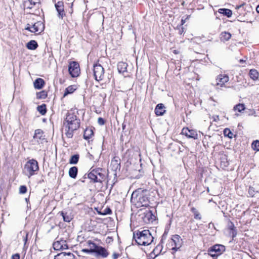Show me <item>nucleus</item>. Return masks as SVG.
<instances>
[{
    "mask_svg": "<svg viewBox=\"0 0 259 259\" xmlns=\"http://www.w3.org/2000/svg\"><path fill=\"white\" fill-rule=\"evenodd\" d=\"M83 246L88 247L91 251L94 252L98 245L92 241L88 240L84 244Z\"/></svg>",
    "mask_w": 259,
    "mask_h": 259,
    "instance_id": "b1692460",
    "label": "nucleus"
},
{
    "mask_svg": "<svg viewBox=\"0 0 259 259\" xmlns=\"http://www.w3.org/2000/svg\"><path fill=\"white\" fill-rule=\"evenodd\" d=\"M256 11L257 13H259V5L256 7Z\"/></svg>",
    "mask_w": 259,
    "mask_h": 259,
    "instance_id": "8fccbe9b",
    "label": "nucleus"
},
{
    "mask_svg": "<svg viewBox=\"0 0 259 259\" xmlns=\"http://www.w3.org/2000/svg\"><path fill=\"white\" fill-rule=\"evenodd\" d=\"M133 238L139 245H149L153 240V237L148 230L134 232Z\"/></svg>",
    "mask_w": 259,
    "mask_h": 259,
    "instance_id": "f03ea898",
    "label": "nucleus"
},
{
    "mask_svg": "<svg viewBox=\"0 0 259 259\" xmlns=\"http://www.w3.org/2000/svg\"><path fill=\"white\" fill-rule=\"evenodd\" d=\"M74 255L71 252H62L55 256L54 259H74Z\"/></svg>",
    "mask_w": 259,
    "mask_h": 259,
    "instance_id": "2eb2a0df",
    "label": "nucleus"
},
{
    "mask_svg": "<svg viewBox=\"0 0 259 259\" xmlns=\"http://www.w3.org/2000/svg\"><path fill=\"white\" fill-rule=\"evenodd\" d=\"M252 148L254 150L259 151V141L256 140L252 142L251 145Z\"/></svg>",
    "mask_w": 259,
    "mask_h": 259,
    "instance_id": "58836bf2",
    "label": "nucleus"
},
{
    "mask_svg": "<svg viewBox=\"0 0 259 259\" xmlns=\"http://www.w3.org/2000/svg\"><path fill=\"white\" fill-rule=\"evenodd\" d=\"M56 9L58 13V16L63 19L64 15H65L64 12V5L63 3L61 1L58 2L55 4Z\"/></svg>",
    "mask_w": 259,
    "mask_h": 259,
    "instance_id": "f3484780",
    "label": "nucleus"
},
{
    "mask_svg": "<svg viewBox=\"0 0 259 259\" xmlns=\"http://www.w3.org/2000/svg\"><path fill=\"white\" fill-rule=\"evenodd\" d=\"M110 167L111 170L114 172L120 169V159L118 157H114L111 161Z\"/></svg>",
    "mask_w": 259,
    "mask_h": 259,
    "instance_id": "ddd939ff",
    "label": "nucleus"
},
{
    "mask_svg": "<svg viewBox=\"0 0 259 259\" xmlns=\"http://www.w3.org/2000/svg\"><path fill=\"white\" fill-rule=\"evenodd\" d=\"M76 90L75 87L74 85H70L66 89L64 94V97L68 95L69 94H71Z\"/></svg>",
    "mask_w": 259,
    "mask_h": 259,
    "instance_id": "c756f323",
    "label": "nucleus"
},
{
    "mask_svg": "<svg viewBox=\"0 0 259 259\" xmlns=\"http://www.w3.org/2000/svg\"><path fill=\"white\" fill-rule=\"evenodd\" d=\"M228 228L230 230L229 233L232 235V238H233L235 237L237 235V231L233 223L230 222L228 224Z\"/></svg>",
    "mask_w": 259,
    "mask_h": 259,
    "instance_id": "4be33fe9",
    "label": "nucleus"
},
{
    "mask_svg": "<svg viewBox=\"0 0 259 259\" xmlns=\"http://www.w3.org/2000/svg\"><path fill=\"white\" fill-rule=\"evenodd\" d=\"M78 172V168L76 166H72L69 169L68 174L70 178L75 179Z\"/></svg>",
    "mask_w": 259,
    "mask_h": 259,
    "instance_id": "5701e85b",
    "label": "nucleus"
},
{
    "mask_svg": "<svg viewBox=\"0 0 259 259\" xmlns=\"http://www.w3.org/2000/svg\"><path fill=\"white\" fill-rule=\"evenodd\" d=\"M219 12L220 14H223L224 16H227L228 18H230L231 17L232 15V12L231 10L228 9H220L219 10Z\"/></svg>",
    "mask_w": 259,
    "mask_h": 259,
    "instance_id": "bb28decb",
    "label": "nucleus"
},
{
    "mask_svg": "<svg viewBox=\"0 0 259 259\" xmlns=\"http://www.w3.org/2000/svg\"><path fill=\"white\" fill-rule=\"evenodd\" d=\"M11 259H20V255L18 253H16L12 256Z\"/></svg>",
    "mask_w": 259,
    "mask_h": 259,
    "instance_id": "49530a36",
    "label": "nucleus"
},
{
    "mask_svg": "<svg viewBox=\"0 0 259 259\" xmlns=\"http://www.w3.org/2000/svg\"><path fill=\"white\" fill-rule=\"evenodd\" d=\"M118 256V254L117 253H114L113 254V258L114 259H116Z\"/></svg>",
    "mask_w": 259,
    "mask_h": 259,
    "instance_id": "de8ad7c7",
    "label": "nucleus"
},
{
    "mask_svg": "<svg viewBox=\"0 0 259 259\" xmlns=\"http://www.w3.org/2000/svg\"><path fill=\"white\" fill-rule=\"evenodd\" d=\"M138 203H140L141 206H148V198L145 196H144L143 194H140L138 196Z\"/></svg>",
    "mask_w": 259,
    "mask_h": 259,
    "instance_id": "a211bd4d",
    "label": "nucleus"
},
{
    "mask_svg": "<svg viewBox=\"0 0 259 259\" xmlns=\"http://www.w3.org/2000/svg\"><path fill=\"white\" fill-rule=\"evenodd\" d=\"M219 119V116L218 115L216 116L215 118H214V120L216 121L217 120Z\"/></svg>",
    "mask_w": 259,
    "mask_h": 259,
    "instance_id": "603ef678",
    "label": "nucleus"
},
{
    "mask_svg": "<svg viewBox=\"0 0 259 259\" xmlns=\"http://www.w3.org/2000/svg\"><path fill=\"white\" fill-rule=\"evenodd\" d=\"M45 83L44 80L40 78H37L33 82L34 88L38 90L42 89Z\"/></svg>",
    "mask_w": 259,
    "mask_h": 259,
    "instance_id": "412c9836",
    "label": "nucleus"
},
{
    "mask_svg": "<svg viewBox=\"0 0 259 259\" xmlns=\"http://www.w3.org/2000/svg\"><path fill=\"white\" fill-rule=\"evenodd\" d=\"M27 235H28V234H27L26 235L25 237L24 238V240L25 241V242H26L27 241Z\"/></svg>",
    "mask_w": 259,
    "mask_h": 259,
    "instance_id": "3c124183",
    "label": "nucleus"
},
{
    "mask_svg": "<svg viewBox=\"0 0 259 259\" xmlns=\"http://www.w3.org/2000/svg\"><path fill=\"white\" fill-rule=\"evenodd\" d=\"M60 214L62 216L64 221L66 222H70L72 219V216L67 212L61 211L60 212Z\"/></svg>",
    "mask_w": 259,
    "mask_h": 259,
    "instance_id": "c85d7f7f",
    "label": "nucleus"
},
{
    "mask_svg": "<svg viewBox=\"0 0 259 259\" xmlns=\"http://www.w3.org/2000/svg\"><path fill=\"white\" fill-rule=\"evenodd\" d=\"M53 248L55 250H63L68 248V245L66 241L64 240L61 239L56 241L53 244Z\"/></svg>",
    "mask_w": 259,
    "mask_h": 259,
    "instance_id": "f8f14e48",
    "label": "nucleus"
},
{
    "mask_svg": "<svg viewBox=\"0 0 259 259\" xmlns=\"http://www.w3.org/2000/svg\"><path fill=\"white\" fill-rule=\"evenodd\" d=\"M245 109V105L243 104H238L234 107V110L235 111H238L239 112H241Z\"/></svg>",
    "mask_w": 259,
    "mask_h": 259,
    "instance_id": "f704fd0d",
    "label": "nucleus"
},
{
    "mask_svg": "<svg viewBox=\"0 0 259 259\" xmlns=\"http://www.w3.org/2000/svg\"><path fill=\"white\" fill-rule=\"evenodd\" d=\"M26 47L29 50H34L38 47V44L35 40H31L27 44Z\"/></svg>",
    "mask_w": 259,
    "mask_h": 259,
    "instance_id": "a878e982",
    "label": "nucleus"
},
{
    "mask_svg": "<svg viewBox=\"0 0 259 259\" xmlns=\"http://www.w3.org/2000/svg\"><path fill=\"white\" fill-rule=\"evenodd\" d=\"M29 198H25V201H26L27 203H28V201H29Z\"/></svg>",
    "mask_w": 259,
    "mask_h": 259,
    "instance_id": "864d4df0",
    "label": "nucleus"
},
{
    "mask_svg": "<svg viewBox=\"0 0 259 259\" xmlns=\"http://www.w3.org/2000/svg\"><path fill=\"white\" fill-rule=\"evenodd\" d=\"M165 110L164 109V106L163 104H158L156 105L155 109V113L157 116H161L164 114Z\"/></svg>",
    "mask_w": 259,
    "mask_h": 259,
    "instance_id": "aec40b11",
    "label": "nucleus"
},
{
    "mask_svg": "<svg viewBox=\"0 0 259 259\" xmlns=\"http://www.w3.org/2000/svg\"><path fill=\"white\" fill-rule=\"evenodd\" d=\"M182 133L189 138L197 139L198 135L196 132L193 130H190L188 128H184Z\"/></svg>",
    "mask_w": 259,
    "mask_h": 259,
    "instance_id": "dca6fc26",
    "label": "nucleus"
},
{
    "mask_svg": "<svg viewBox=\"0 0 259 259\" xmlns=\"http://www.w3.org/2000/svg\"><path fill=\"white\" fill-rule=\"evenodd\" d=\"M168 244L171 247L172 250L176 251L182 246L183 240L179 235H174L172 236Z\"/></svg>",
    "mask_w": 259,
    "mask_h": 259,
    "instance_id": "20e7f679",
    "label": "nucleus"
},
{
    "mask_svg": "<svg viewBox=\"0 0 259 259\" xmlns=\"http://www.w3.org/2000/svg\"><path fill=\"white\" fill-rule=\"evenodd\" d=\"M81 251L83 252L87 253H94V252H93L92 251H91V250L89 248L82 249L81 250Z\"/></svg>",
    "mask_w": 259,
    "mask_h": 259,
    "instance_id": "a18cd8bd",
    "label": "nucleus"
},
{
    "mask_svg": "<svg viewBox=\"0 0 259 259\" xmlns=\"http://www.w3.org/2000/svg\"><path fill=\"white\" fill-rule=\"evenodd\" d=\"M217 85H220L221 87L229 81V77L226 75H220L217 77Z\"/></svg>",
    "mask_w": 259,
    "mask_h": 259,
    "instance_id": "6ab92c4d",
    "label": "nucleus"
},
{
    "mask_svg": "<svg viewBox=\"0 0 259 259\" xmlns=\"http://www.w3.org/2000/svg\"><path fill=\"white\" fill-rule=\"evenodd\" d=\"M240 61L241 62H243V61L242 60H240Z\"/></svg>",
    "mask_w": 259,
    "mask_h": 259,
    "instance_id": "4d7b16f0",
    "label": "nucleus"
},
{
    "mask_svg": "<svg viewBox=\"0 0 259 259\" xmlns=\"http://www.w3.org/2000/svg\"><path fill=\"white\" fill-rule=\"evenodd\" d=\"M127 64L125 63L121 62L117 65L118 70L119 72H124L126 71Z\"/></svg>",
    "mask_w": 259,
    "mask_h": 259,
    "instance_id": "cd10ccee",
    "label": "nucleus"
},
{
    "mask_svg": "<svg viewBox=\"0 0 259 259\" xmlns=\"http://www.w3.org/2000/svg\"><path fill=\"white\" fill-rule=\"evenodd\" d=\"M25 29L29 30L32 33L39 34L44 31V26L42 22L40 21H38L32 25H31L29 24H27Z\"/></svg>",
    "mask_w": 259,
    "mask_h": 259,
    "instance_id": "423d86ee",
    "label": "nucleus"
},
{
    "mask_svg": "<svg viewBox=\"0 0 259 259\" xmlns=\"http://www.w3.org/2000/svg\"><path fill=\"white\" fill-rule=\"evenodd\" d=\"M181 22H182V25L184 24V23H185V21L184 20H183V19L182 20Z\"/></svg>",
    "mask_w": 259,
    "mask_h": 259,
    "instance_id": "5fc2aeb1",
    "label": "nucleus"
},
{
    "mask_svg": "<svg viewBox=\"0 0 259 259\" xmlns=\"http://www.w3.org/2000/svg\"><path fill=\"white\" fill-rule=\"evenodd\" d=\"M94 135L93 131L91 128H86L84 131L83 138L85 140L91 138Z\"/></svg>",
    "mask_w": 259,
    "mask_h": 259,
    "instance_id": "393cba45",
    "label": "nucleus"
},
{
    "mask_svg": "<svg viewBox=\"0 0 259 259\" xmlns=\"http://www.w3.org/2000/svg\"><path fill=\"white\" fill-rule=\"evenodd\" d=\"M191 211L194 213V218L196 220H201V217L199 211L194 207L191 208Z\"/></svg>",
    "mask_w": 259,
    "mask_h": 259,
    "instance_id": "e433bc0d",
    "label": "nucleus"
},
{
    "mask_svg": "<svg viewBox=\"0 0 259 259\" xmlns=\"http://www.w3.org/2000/svg\"><path fill=\"white\" fill-rule=\"evenodd\" d=\"M94 253H95L96 256H101L102 257H106L109 254L107 250L104 247L98 245Z\"/></svg>",
    "mask_w": 259,
    "mask_h": 259,
    "instance_id": "4468645a",
    "label": "nucleus"
},
{
    "mask_svg": "<svg viewBox=\"0 0 259 259\" xmlns=\"http://www.w3.org/2000/svg\"><path fill=\"white\" fill-rule=\"evenodd\" d=\"M98 123L99 125H104L105 124V120L103 118L99 117L98 119Z\"/></svg>",
    "mask_w": 259,
    "mask_h": 259,
    "instance_id": "c03bdc74",
    "label": "nucleus"
},
{
    "mask_svg": "<svg viewBox=\"0 0 259 259\" xmlns=\"http://www.w3.org/2000/svg\"><path fill=\"white\" fill-rule=\"evenodd\" d=\"M224 135L226 137H228L229 138H232L233 134L229 128H226L224 130Z\"/></svg>",
    "mask_w": 259,
    "mask_h": 259,
    "instance_id": "4c0bfd02",
    "label": "nucleus"
},
{
    "mask_svg": "<svg viewBox=\"0 0 259 259\" xmlns=\"http://www.w3.org/2000/svg\"><path fill=\"white\" fill-rule=\"evenodd\" d=\"M28 2L30 3V5L36 6L39 5L40 0H28Z\"/></svg>",
    "mask_w": 259,
    "mask_h": 259,
    "instance_id": "79ce46f5",
    "label": "nucleus"
},
{
    "mask_svg": "<svg viewBox=\"0 0 259 259\" xmlns=\"http://www.w3.org/2000/svg\"><path fill=\"white\" fill-rule=\"evenodd\" d=\"M102 169H94L88 174V178L94 183H101L104 178V175L100 171Z\"/></svg>",
    "mask_w": 259,
    "mask_h": 259,
    "instance_id": "39448f33",
    "label": "nucleus"
},
{
    "mask_svg": "<svg viewBox=\"0 0 259 259\" xmlns=\"http://www.w3.org/2000/svg\"><path fill=\"white\" fill-rule=\"evenodd\" d=\"M110 212H111V210L110 209H109V212H108V213H110Z\"/></svg>",
    "mask_w": 259,
    "mask_h": 259,
    "instance_id": "6e6d98bb",
    "label": "nucleus"
},
{
    "mask_svg": "<svg viewBox=\"0 0 259 259\" xmlns=\"http://www.w3.org/2000/svg\"><path fill=\"white\" fill-rule=\"evenodd\" d=\"M47 94L44 91H42L37 93L36 94V97L37 99H44L46 98H47Z\"/></svg>",
    "mask_w": 259,
    "mask_h": 259,
    "instance_id": "c9c22d12",
    "label": "nucleus"
},
{
    "mask_svg": "<svg viewBox=\"0 0 259 259\" xmlns=\"http://www.w3.org/2000/svg\"><path fill=\"white\" fill-rule=\"evenodd\" d=\"M24 9H32L34 6L33 5H30V3L27 1L24 3Z\"/></svg>",
    "mask_w": 259,
    "mask_h": 259,
    "instance_id": "a19ab883",
    "label": "nucleus"
},
{
    "mask_svg": "<svg viewBox=\"0 0 259 259\" xmlns=\"http://www.w3.org/2000/svg\"><path fill=\"white\" fill-rule=\"evenodd\" d=\"M33 140L38 143H39V142L42 143L46 141L44 132L40 129L36 130L33 136Z\"/></svg>",
    "mask_w": 259,
    "mask_h": 259,
    "instance_id": "9b49d317",
    "label": "nucleus"
},
{
    "mask_svg": "<svg viewBox=\"0 0 259 259\" xmlns=\"http://www.w3.org/2000/svg\"><path fill=\"white\" fill-rule=\"evenodd\" d=\"M256 191L252 187H249L248 189V193L251 197H253L255 194Z\"/></svg>",
    "mask_w": 259,
    "mask_h": 259,
    "instance_id": "ea45409f",
    "label": "nucleus"
},
{
    "mask_svg": "<svg viewBox=\"0 0 259 259\" xmlns=\"http://www.w3.org/2000/svg\"><path fill=\"white\" fill-rule=\"evenodd\" d=\"M225 250V246L220 244H216L208 249V253L212 257L218 256L221 254Z\"/></svg>",
    "mask_w": 259,
    "mask_h": 259,
    "instance_id": "0eeeda50",
    "label": "nucleus"
},
{
    "mask_svg": "<svg viewBox=\"0 0 259 259\" xmlns=\"http://www.w3.org/2000/svg\"><path fill=\"white\" fill-rule=\"evenodd\" d=\"M79 156L78 154H75L72 156L69 160V163L72 164H76L79 160Z\"/></svg>",
    "mask_w": 259,
    "mask_h": 259,
    "instance_id": "72a5a7b5",
    "label": "nucleus"
},
{
    "mask_svg": "<svg viewBox=\"0 0 259 259\" xmlns=\"http://www.w3.org/2000/svg\"><path fill=\"white\" fill-rule=\"evenodd\" d=\"M37 110L41 115H44L47 112L46 105L44 104L38 106Z\"/></svg>",
    "mask_w": 259,
    "mask_h": 259,
    "instance_id": "473e14b6",
    "label": "nucleus"
},
{
    "mask_svg": "<svg viewBox=\"0 0 259 259\" xmlns=\"http://www.w3.org/2000/svg\"><path fill=\"white\" fill-rule=\"evenodd\" d=\"M243 6V5H239V6H237L236 7V9H240L241 7H242V6Z\"/></svg>",
    "mask_w": 259,
    "mask_h": 259,
    "instance_id": "09e8293b",
    "label": "nucleus"
},
{
    "mask_svg": "<svg viewBox=\"0 0 259 259\" xmlns=\"http://www.w3.org/2000/svg\"><path fill=\"white\" fill-rule=\"evenodd\" d=\"M24 169L29 177L34 174V172L38 170V162L34 159H31L26 162Z\"/></svg>",
    "mask_w": 259,
    "mask_h": 259,
    "instance_id": "7ed1b4c3",
    "label": "nucleus"
},
{
    "mask_svg": "<svg viewBox=\"0 0 259 259\" xmlns=\"http://www.w3.org/2000/svg\"><path fill=\"white\" fill-rule=\"evenodd\" d=\"M104 69L100 64H95L94 66V75L97 81L102 80L103 79Z\"/></svg>",
    "mask_w": 259,
    "mask_h": 259,
    "instance_id": "6e6552de",
    "label": "nucleus"
},
{
    "mask_svg": "<svg viewBox=\"0 0 259 259\" xmlns=\"http://www.w3.org/2000/svg\"><path fill=\"white\" fill-rule=\"evenodd\" d=\"M249 75L251 78L256 80L258 77V73L255 69H251L249 72Z\"/></svg>",
    "mask_w": 259,
    "mask_h": 259,
    "instance_id": "7c9ffc66",
    "label": "nucleus"
},
{
    "mask_svg": "<svg viewBox=\"0 0 259 259\" xmlns=\"http://www.w3.org/2000/svg\"><path fill=\"white\" fill-rule=\"evenodd\" d=\"M68 71L72 77L78 76L80 72L79 64L76 62H71L69 65Z\"/></svg>",
    "mask_w": 259,
    "mask_h": 259,
    "instance_id": "1a4fd4ad",
    "label": "nucleus"
},
{
    "mask_svg": "<svg viewBox=\"0 0 259 259\" xmlns=\"http://www.w3.org/2000/svg\"><path fill=\"white\" fill-rule=\"evenodd\" d=\"M80 126V119L72 113H68L63 123L64 134L68 138H72L74 131Z\"/></svg>",
    "mask_w": 259,
    "mask_h": 259,
    "instance_id": "f257e3e1",
    "label": "nucleus"
},
{
    "mask_svg": "<svg viewBox=\"0 0 259 259\" xmlns=\"http://www.w3.org/2000/svg\"><path fill=\"white\" fill-rule=\"evenodd\" d=\"M143 221L146 224L152 223L155 220V216L150 210H146L141 214Z\"/></svg>",
    "mask_w": 259,
    "mask_h": 259,
    "instance_id": "9d476101",
    "label": "nucleus"
},
{
    "mask_svg": "<svg viewBox=\"0 0 259 259\" xmlns=\"http://www.w3.org/2000/svg\"><path fill=\"white\" fill-rule=\"evenodd\" d=\"M27 188L25 186H21L19 188V193L25 194L27 192Z\"/></svg>",
    "mask_w": 259,
    "mask_h": 259,
    "instance_id": "37998d69",
    "label": "nucleus"
},
{
    "mask_svg": "<svg viewBox=\"0 0 259 259\" xmlns=\"http://www.w3.org/2000/svg\"><path fill=\"white\" fill-rule=\"evenodd\" d=\"M231 37V34L229 32H223L221 34V38L224 41L228 40Z\"/></svg>",
    "mask_w": 259,
    "mask_h": 259,
    "instance_id": "2f4dec72",
    "label": "nucleus"
}]
</instances>
